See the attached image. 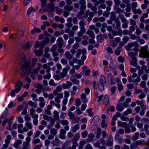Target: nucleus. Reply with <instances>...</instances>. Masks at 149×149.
<instances>
[{
    "label": "nucleus",
    "mask_w": 149,
    "mask_h": 149,
    "mask_svg": "<svg viewBox=\"0 0 149 149\" xmlns=\"http://www.w3.org/2000/svg\"><path fill=\"white\" fill-rule=\"evenodd\" d=\"M40 141L39 139H34L33 140V144L34 145L39 143Z\"/></svg>",
    "instance_id": "obj_47"
},
{
    "label": "nucleus",
    "mask_w": 149,
    "mask_h": 149,
    "mask_svg": "<svg viewBox=\"0 0 149 149\" xmlns=\"http://www.w3.org/2000/svg\"><path fill=\"white\" fill-rule=\"evenodd\" d=\"M34 52L35 53L36 55L37 56H40L42 55L43 53V51L41 49H40L39 50L35 49Z\"/></svg>",
    "instance_id": "obj_21"
},
{
    "label": "nucleus",
    "mask_w": 149,
    "mask_h": 149,
    "mask_svg": "<svg viewBox=\"0 0 149 149\" xmlns=\"http://www.w3.org/2000/svg\"><path fill=\"white\" fill-rule=\"evenodd\" d=\"M110 44H111V46L113 47H115L117 45V43H115L114 40H112L111 41Z\"/></svg>",
    "instance_id": "obj_62"
},
{
    "label": "nucleus",
    "mask_w": 149,
    "mask_h": 149,
    "mask_svg": "<svg viewBox=\"0 0 149 149\" xmlns=\"http://www.w3.org/2000/svg\"><path fill=\"white\" fill-rule=\"evenodd\" d=\"M136 142L138 146V145H145L146 144L145 141L143 140H139L136 141Z\"/></svg>",
    "instance_id": "obj_45"
},
{
    "label": "nucleus",
    "mask_w": 149,
    "mask_h": 149,
    "mask_svg": "<svg viewBox=\"0 0 149 149\" xmlns=\"http://www.w3.org/2000/svg\"><path fill=\"white\" fill-rule=\"evenodd\" d=\"M50 132L54 136H55L57 134V130L55 128H52Z\"/></svg>",
    "instance_id": "obj_39"
},
{
    "label": "nucleus",
    "mask_w": 149,
    "mask_h": 149,
    "mask_svg": "<svg viewBox=\"0 0 149 149\" xmlns=\"http://www.w3.org/2000/svg\"><path fill=\"white\" fill-rule=\"evenodd\" d=\"M25 125L30 129L32 128L31 124L29 122H26L25 123Z\"/></svg>",
    "instance_id": "obj_58"
},
{
    "label": "nucleus",
    "mask_w": 149,
    "mask_h": 149,
    "mask_svg": "<svg viewBox=\"0 0 149 149\" xmlns=\"http://www.w3.org/2000/svg\"><path fill=\"white\" fill-rule=\"evenodd\" d=\"M118 126L119 127H126L127 126V123L125 122L121 123L120 121H118Z\"/></svg>",
    "instance_id": "obj_31"
},
{
    "label": "nucleus",
    "mask_w": 149,
    "mask_h": 149,
    "mask_svg": "<svg viewBox=\"0 0 149 149\" xmlns=\"http://www.w3.org/2000/svg\"><path fill=\"white\" fill-rule=\"evenodd\" d=\"M139 134L138 132L136 133L132 137V140L134 141H135L138 139Z\"/></svg>",
    "instance_id": "obj_49"
},
{
    "label": "nucleus",
    "mask_w": 149,
    "mask_h": 149,
    "mask_svg": "<svg viewBox=\"0 0 149 149\" xmlns=\"http://www.w3.org/2000/svg\"><path fill=\"white\" fill-rule=\"evenodd\" d=\"M113 79L114 78L112 74L109 73L108 75L107 80L110 84L113 85L115 84Z\"/></svg>",
    "instance_id": "obj_8"
},
{
    "label": "nucleus",
    "mask_w": 149,
    "mask_h": 149,
    "mask_svg": "<svg viewBox=\"0 0 149 149\" xmlns=\"http://www.w3.org/2000/svg\"><path fill=\"white\" fill-rule=\"evenodd\" d=\"M57 48V46L56 44L53 45L52 46V47L50 49L51 52H53L55 51Z\"/></svg>",
    "instance_id": "obj_63"
},
{
    "label": "nucleus",
    "mask_w": 149,
    "mask_h": 149,
    "mask_svg": "<svg viewBox=\"0 0 149 149\" xmlns=\"http://www.w3.org/2000/svg\"><path fill=\"white\" fill-rule=\"evenodd\" d=\"M86 33L89 35L90 37L92 38H95L94 33L92 31L88 30L86 32Z\"/></svg>",
    "instance_id": "obj_24"
},
{
    "label": "nucleus",
    "mask_w": 149,
    "mask_h": 149,
    "mask_svg": "<svg viewBox=\"0 0 149 149\" xmlns=\"http://www.w3.org/2000/svg\"><path fill=\"white\" fill-rule=\"evenodd\" d=\"M32 45V42H28L26 44H24L23 46V47L24 50L30 48Z\"/></svg>",
    "instance_id": "obj_14"
},
{
    "label": "nucleus",
    "mask_w": 149,
    "mask_h": 149,
    "mask_svg": "<svg viewBox=\"0 0 149 149\" xmlns=\"http://www.w3.org/2000/svg\"><path fill=\"white\" fill-rule=\"evenodd\" d=\"M41 30L39 28L34 27V29H32L31 31V33L32 35H33L35 33H40Z\"/></svg>",
    "instance_id": "obj_16"
},
{
    "label": "nucleus",
    "mask_w": 149,
    "mask_h": 149,
    "mask_svg": "<svg viewBox=\"0 0 149 149\" xmlns=\"http://www.w3.org/2000/svg\"><path fill=\"white\" fill-rule=\"evenodd\" d=\"M132 10H134V9H136V7L137 6V2H133L132 4Z\"/></svg>",
    "instance_id": "obj_48"
},
{
    "label": "nucleus",
    "mask_w": 149,
    "mask_h": 149,
    "mask_svg": "<svg viewBox=\"0 0 149 149\" xmlns=\"http://www.w3.org/2000/svg\"><path fill=\"white\" fill-rule=\"evenodd\" d=\"M128 106V104L125 102H123V103L119 102L117 105L116 109L119 111H122L125 107H127Z\"/></svg>",
    "instance_id": "obj_3"
},
{
    "label": "nucleus",
    "mask_w": 149,
    "mask_h": 149,
    "mask_svg": "<svg viewBox=\"0 0 149 149\" xmlns=\"http://www.w3.org/2000/svg\"><path fill=\"white\" fill-rule=\"evenodd\" d=\"M138 44L137 42H133L129 43L128 44V46L129 48H131L135 46H137Z\"/></svg>",
    "instance_id": "obj_35"
},
{
    "label": "nucleus",
    "mask_w": 149,
    "mask_h": 149,
    "mask_svg": "<svg viewBox=\"0 0 149 149\" xmlns=\"http://www.w3.org/2000/svg\"><path fill=\"white\" fill-rule=\"evenodd\" d=\"M37 71L36 70H34L31 73V78L34 79L36 77L38 74Z\"/></svg>",
    "instance_id": "obj_26"
},
{
    "label": "nucleus",
    "mask_w": 149,
    "mask_h": 149,
    "mask_svg": "<svg viewBox=\"0 0 149 149\" xmlns=\"http://www.w3.org/2000/svg\"><path fill=\"white\" fill-rule=\"evenodd\" d=\"M70 69V67L68 65L64 68L63 69V72L61 74V78H63L65 77L67 74L68 71Z\"/></svg>",
    "instance_id": "obj_7"
},
{
    "label": "nucleus",
    "mask_w": 149,
    "mask_h": 149,
    "mask_svg": "<svg viewBox=\"0 0 149 149\" xmlns=\"http://www.w3.org/2000/svg\"><path fill=\"white\" fill-rule=\"evenodd\" d=\"M88 137L90 140H88L89 141L91 142V139H93L95 135L93 133H90L88 135Z\"/></svg>",
    "instance_id": "obj_57"
},
{
    "label": "nucleus",
    "mask_w": 149,
    "mask_h": 149,
    "mask_svg": "<svg viewBox=\"0 0 149 149\" xmlns=\"http://www.w3.org/2000/svg\"><path fill=\"white\" fill-rule=\"evenodd\" d=\"M80 136V134L79 133H76L74 134L73 138L71 140L72 144L74 143L78 145V143L77 141L79 140Z\"/></svg>",
    "instance_id": "obj_4"
},
{
    "label": "nucleus",
    "mask_w": 149,
    "mask_h": 149,
    "mask_svg": "<svg viewBox=\"0 0 149 149\" xmlns=\"http://www.w3.org/2000/svg\"><path fill=\"white\" fill-rule=\"evenodd\" d=\"M35 11V9L32 7L31 6L29 7L27 10L26 14L27 15H30L32 12H34Z\"/></svg>",
    "instance_id": "obj_27"
},
{
    "label": "nucleus",
    "mask_w": 149,
    "mask_h": 149,
    "mask_svg": "<svg viewBox=\"0 0 149 149\" xmlns=\"http://www.w3.org/2000/svg\"><path fill=\"white\" fill-rule=\"evenodd\" d=\"M121 50L122 47H118L117 49L115 50L114 53L116 55L118 56L120 54Z\"/></svg>",
    "instance_id": "obj_22"
},
{
    "label": "nucleus",
    "mask_w": 149,
    "mask_h": 149,
    "mask_svg": "<svg viewBox=\"0 0 149 149\" xmlns=\"http://www.w3.org/2000/svg\"><path fill=\"white\" fill-rule=\"evenodd\" d=\"M25 56L24 54L22 55L19 58V60H22V62L24 61V64L21 66L20 70V75L22 77L29 75L31 72L30 61H25Z\"/></svg>",
    "instance_id": "obj_1"
},
{
    "label": "nucleus",
    "mask_w": 149,
    "mask_h": 149,
    "mask_svg": "<svg viewBox=\"0 0 149 149\" xmlns=\"http://www.w3.org/2000/svg\"><path fill=\"white\" fill-rule=\"evenodd\" d=\"M133 12L135 14H138L139 15H140L141 13V11L140 9H138L136 10V9H134V10H132Z\"/></svg>",
    "instance_id": "obj_43"
},
{
    "label": "nucleus",
    "mask_w": 149,
    "mask_h": 149,
    "mask_svg": "<svg viewBox=\"0 0 149 149\" xmlns=\"http://www.w3.org/2000/svg\"><path fill=\"white\" fill-rule=\"evenodd\" d=\"M115 22L116 23V29H119L120 28V23L118 19H116L115 21Z\"/></svg>",
    "instance_id": "obj_30"
},
{
    "label": "nucleus",
    "mask_w": 149,
    "mask_h": 149,
    "mask_svg": "<svg viewBox=\"0 0 149 149\" xmlns=\"http://www.w3.org/2000/svg\"><path fill=\"white\" fill-rule=\"evenodd\" d=\"M88 132L87 130H85L81 133V135L84 138H85L87 136Z\"/></svg>",
    "instance_id": "obj_55"
},
{
    "label": "nucleus",
    "mask_w": 149,
    "mask_h": 149,
    "mask_svg": "<svg viewBox=\"0 0 149 149\" xmlns=\"http://www.w3.org/2000/svg\"><path fill=\"white\" fill-rule=\"evenodd\" d=\"M84 10L81 9L80 11L77 14V17H80L81 15H83L84 13Z\"/></svg>",
    "instance_id": "obj_40"
},
{
    "label": "nucleus",
    "mask_w": 149,
    "mask_h": 149,
    "mask_svg": "<svg viewBox=\"0 0 149 149\" xmlns=\"http://www.w3.org/2000/svg\"><path fill=\"white\" fill-rule=\"evenodd\" d=\"M79 128V125L76 124L71 128V131L73 132H75Z\"/></svg>",
    "instance_id": "obj_25"
},
{
    "label": "nucleus",
    "mask_w": 149,
    "mask_h": 149,
    "mask_svg": "<svg viewBox=\"0 0 149 149\" xmlns=\"http://www.w3.org/2000/svg\"><path fill=\"white\" fill-rule=\"evenodd\" d=\"M43 77L44 79H49L51 77V74L48 73L47 74L44 75Z\"/></svg>",
    "instance_id": "obj_50"
},
{
    "label": "nucleus",
    "mask_w": 149,
    "mask_h": 149,
    "mask_svg": "<svg viewBox=\"0 0 149 149\" xmlns=\"http://www.w3.org/2000/svg\"><path fill=\"white\" fill-rule=\"evenodd\" d=\"M69 143V142L67 141L62 144L61 148L56 147L55 149H66V146H68Z\"/></svg>",
    "instance_id": "obj_18"
},
{
    "label": "nucleus",
    "mask_w": 149,
    "mask_h": 149,
    "mask_svg": "<svg viewBox=\"0 0 149 149\" xmlns=\"http://www.w3.org/2000/svg\"><path fill=\"white\" fill-rule=\"evenodd\" d=\"M106 81V80L105 77L104 75H101L100 79V83L104 84Z\"/></svg>",
    "instance_id": "obj_23"
},
{
    "label": "nucleus",
    "mask_w": 149,
    "mask_h": 149,
    "mask_svg": "<svg viewBox=\"0 0 149 149\" xmlns=\"http://www.w3.org/2000/svg\"><path fill=\"white\" fill-rule=\"evenodd\" d=\"M49 84L50 86H55L56 85V84L52 79H51L50 80L49 82Z\"/></svg>",
    "instance_id": "obj_54"
},
{
    "label": "nucleus",
    "mask_w": 149,
    "mask_h": 149,
    "mask_svg": "<svg viewBox=\"0 0 149 149\" xmlns=\"http://www.w3.org/2000/svg\"><path fill=\"white\" fill-rule=\"evenodd\" d=\"M111 33L113 36H116L118 35L121 36L122 35V31L121 30H120L118 31L113 30L111 31Z\"/></svg>",
    "instance_id": "obj_17"
},
{
    "label": "nucleus",
    "mask_w": 149,
    "mask_h": 149,
    "mask_svg": "<svg viewBox=\"0 0 149 149\" xmlns=\"http://www.w3.org/2000/svg\"><path fill=\"white\" fill-rule=\"evenodd\" d=\"M113 138L111 135H109L106 141V145L108 146H111L113 145Z\"/></svg>",
    "instance_id": "obj_5"
},
{
    "label": "nucleus",
    "mask_w": 149,
    "mask_h": 149,
    "mask_svg": "<svg viewBox=\"0 0 149 149\" xmlns=\"http://www.w3.org/2000/svg\"><path fill=\"white\" fill-rule=\"evenodd\" d=\"M71 81L74 84H79V80H77L74 78H72L71 77H70Z\"/></svg>",
    "instance_id": "obj_32"
},
{
    "label": "nucleus",
    "mask_w": 149,
    "mask_h": 149,
    "mask_svg": "<svg viewBox=\"0 0 149 149\" xmlns=\"http://www.w3.org/2000/svg\"><path fill=\"white\" fill-rule=\"evenodd\" d=\"M79 3L81 5L80 9L85 10L86 8L85 1L84 0H80L79 2Z\"/></svg>",
    "instance_id": "obj_11"
},
{
    "label": "nucleus",
    "mask_w": 149,
    "mask_h": 149,
    "mask_svg": "<svg viewBox=\"0 0 149 149\" xmlns=\"http://www.w3.org/2000/svg\"><path fill=\"white\" fill-rule=\"evenodd\" d=\"M130 24L132 26H135L136 27L137 26L136 25V22L133 19H131L130 20Z\"/></svg>",
    "instance_id": "obj_56"
},
{
    "label": "nucleus",
    "mask_w": 149,
    "mask_h": 149,
    "mask_svg": "<svg viewBox=\"0 0 149 149\" xmlns=\"http://www.w3.org/2000/svg\"><path fill=\"white\" fill-rule=\"evenodd\" d=\"M68 114L70 119L72 120L75 118V116L74 114L72 112L69 111L68 113Z\"/></svg>",
    "instance_id": "obj_34"
},
{
    "label": "nucleus",
    "mask_w": 149,
    "mask_h": 149,
    "mask_svg": "<svg viewBox=\"0 0 149 149\" xmlns=\"http://www.w3.org/2000/svg\"><path fill=\"white\" fill-rule=\"evenodd\" d=\"M138 147V145L136 142L132 143L130 145V148L132 149H135Z\"/></svg>",
    "instance_id": "obj_36"
},
{
    "label": "nucleus",
    "mask_w": 149,
    "mask_h": 149,
    "mask_svg": "<svg viewBox=\"0 0 149 149\" xmlns=\"http://www.w3.org/2000/svg\"><path fill=\"white\" fill-rule=\"evenodd\" d=\"M109 100L108 96L107 95H105L103 100L104 103L106 105H107L109 104Z\"/></svg>",
    "instance_id": "obj_29"
},
{
    "label": "nucleus",
    "mask_w": 149,
    "mask_h": 149,
    "mask_svg": "<svg viewBox=\"0 0 149 149\" xmlns=\"http://www.w3.org/2000/svg\"><path fill=\"white\" fill-rule=\"evenodd\" d=\"M52 118V117L50 116H48L47 115H46L45 114H44L43 115V119L47 120L48 121L50 120V119Z\"/></svg>",
    "instance_id": "obj_44"
},
{
    "label": "nucleus",
    "mask_w": 149,
    "mask_h": 149,
    "mask_svg": "<svg viewBox=\"0 0 149 149\" xmlns=\"http://www.w3.org/2000/svg\"><path fill=\"white\" fill-rule=\"evenodd\" d=\"M38 100L40 102L39 104V106L41 108H43L45 104L44 98L42 97H40L38 99Z\"/></svg>",
    "instance_id": "obj_10"
},
{
    "label": "nucleus",
    "mask_w": 149,
    "mask_h": 149,
    "mask_svg": "<svg viewBox=\"0 0 149 149\" xmlns=\"http://www.w3.org/2000/svg\"><path fill=\"white\" fill-rule=\"evenodd\" d=\"M81 53V50L80 49H78L77 50L76 54V57L77 58H79L80 55Z\"/></svg>",
    "instance_id": "obj_59"
},
{
    "label": "nucleus",
    "mask_w": 149,
    "mask_h": 149,
    "mask_svg": "<svg viewBox=\"0 0 149 149\" xmlns=\"http://www.w3.org/2000/svg\"><path fill=\"white\" fill-rule=\"evenodd\" d=\"M31 97L33 98V100L35 101H37V99L36 98L37 95L36 94L33 93L31 95Z\"/></svg>",
    "instance_id": "obj_51"
},
{
    "label": "nucleus",
    "mask_w": 149,
    "mask_h": 149,
    "mask_svg": "<svg viewBox=\"0 0 149 149\" xmlns=\"http://www.w3.org/2000/svg\"><path fill=\"white\" fill-rule=\"evenodd\" d=\"M132 111L130 109H128L127 110L124 111L123 113V115L127 116L129 113H132Z\"/></svg>",
    "instance_id": "obj_37"
},
{
    "label": "nucleus",
    "mask_w": 149,
    "mask_h": 149,
    "mask_svg": "<svg viewBox=\"0 0 149 149\" xmlns=\"http://www.w3.org/2000/svg\"><path fill=\"white\" fill-rule=\"evenodd\" d=\"M73 6H64V9L69 11H71L73 9Z\"/></svg>",
    "instance_id": "obj_46"
},
{
    "label": "nucleus",
    "mask_w": 149,
    "mask_h": 149,
    "mask_svg": "<svg viewBox=\"0 0 149 149\" xmlns=\"http://www.w3.org/2000/svg\"><path fill=\"white\" fill-rule=\"evenodd\" d=\"M92 109L90 108L87 110L86 111L88 113L89 116H92L93 115V113L92 112Z\"/></svg>",
    "instance_id": "obj_53"
},
{
    "label": "nucleus",
    "mask_w": 149,
    "mask_h": 149,
    "mask_svg": "<svg viewBox=\"0 0 149 149\" xmlns=\"http://www.w3.org/2000/svg\"><path fill=\"white\" fill-rule=\"evenodd\" d=\"M146 94L144 92H142L141 94L138 95V97L141 99H142L144 97L146 96Z\"/></svg>",
    "instance_id": "obj_61"
},
{
    "label": "nucleus",
    "mask_w": 149,
    "mask_h": 149,
    "mask_svg": "<svg viewBox=\"0 0 149 149\" xmlns=\"http://www.w3.org/2000/svg\"><path fill=\"white\" fill-rule=\"evenodd\" d=\"M28 104L32 107L34 108H36L37 107V103L35 102H33L31 100H29L28 102Z\"/></svg>",
    "instance_id": "obj_28"
},
{
    "label": "nucleus",
    "mask_w": 149,
    "mask_h": 149,
    "mask_svg": "<svg viewBox=\"0 0 149 149\" xmlns=\"http://www.w3.org/2000/svg\"><path fill=\"white\" fill-rule=\"evenodd\" d=\"M60 134L58 135L59 137L61 139H65V134L66 133V132L64 129H61L59 131Z\"/></svg>",
    "instance_id": "obj_6"
},
{
    "label": "nucleus",
    "mask_w": 149,
    "mask_h": 149,
    "mask_svg": "<svg viewBox=\"0 0 149 149\" xmlns=\"http://www.w3.org/2000/svg\"><path fill=\"white\" fill-rule=\"evenodd\" d=\"M148 46H145L141 47L139 51V56L142 58H149V52L148 50Z\"/></svg>",
    "instance_id": "obj_2"
},
{
    "label": "nucleus",
    "mask_w": 149,
    "mask_h": 149,
    "mask_svg": "<svg viewBox=\"0 0 149 149\" xmlns=\"http://www.w3.org/2000/svg\"><path fill=\"white\" fill-rule=\"evenodd\" d=\"M75 105L77 107H78L81 104L80 100L79 98H77L75 100Z\"/></svg>",
    "instance_id": "obj_42"
},
{
    "label": "nucleus",
    "mask_w": 149,
    "mask_h": 149,
    "mask_svg": "<svg viewBox=\"0 0 149 149\" xmlns=\"http://www.w3.org/2000/svg\"><path fill=\"white\" fill-rule=\"evenodd\" d=\"M69 123L68 121L65 120H62L61 121V124L63 125H68Z\"/></svg>",
    "instance_id": "obj_60"
},
{
    "label": "nucleus",
    "mask_w": 149,
    "mask_h": 149,
    "mask_svg": "<svg viewBox=\"0 0 149 149\" xmlns=\"http://www.w3.org/2000/svg\"><path fill=\"white\" fill-rule=\"evenodd\" d=\"M23 84L22 82H19L15 86V91H16V93H18L20 90Z\"/></svg>",
    "instance_id": "obj_9"
},
{
    "label": "nucleus",
    "mask_w": 149,
    "mask_h": 149,
    "mask_svg": "<svg viewBox=\"0 0 149 149\" xmlns=\"http://www.w3.org/2000/svg\"><path fill=\"white\" fill-rule=\"evenodd\" d=\"M115 10V12L117 13H120L122 12L124 13L122 10L119 8H116Z\"/></svg>",
    "instance_id": "obj_52"
},
{
    "label": "nucleus",
    "mask_w": 149,
    "mask_h": 149,
    "mask_svg": "<svg viewBox=\"0 0 149 149\" xmlns=\"http://www.w3.org/2000/svg\"><path fill=\"white\" fill-rule=\"evenodd\" d=\"M62 88L61 87V86H57L56 88V89L54 90L53 91V94L54 95H56V94H57V93H58V92H60L61 91H62Z\"/></svg>",
    "instance_id": "obj_15"
},
{
    "label": "nucleus",
    "mask_w": 149,
    "mask_h": 149,
    "mask_svg": "<svg viewBox=\"0 0 149 149\" xmlns=\"http://www.w3.org/2000/svg\"><path fill=\"white\" fill-rule=\"evenodd\" d=\"M64 55L65 58L69 60L72 59L73 56V55L71 54L69 51H66L64 54Z\"/></svg>",
    "instance_id": "obj_13"
},
{
    "label": "nucleus",
    "mask_w": 149,
    "mask_h": 149,
    "mask_svg": "<svg viewBox=\"0 0 149 149\" xmlns=\"http://www.w3.org/2000/svg\"><path fill=\"white\" fill-rule=\"evenodd\" d=\"M101 132V129L100 127H98L97 128L96 134V138L97 139H99L100 137Z\"/></svg>",
    "instance_id": "obj_19"
},
{
    "label": "nucleus",
    "mask_w": 149,
    "mask_h": 149,
    "mask_svg": "<svg viewBox=\"0 0 149 149\" xmlns=\"http://www.w3.org/2000/svg\"><path fill=\"white\" fill-rule=\"evenodd\" d=\"M61 63L63 65H67L68 64V61L65 58H62L61 59Z\"/></svg>",
    "instance_id": "obj_38"
},
{
    "label": "nucleus",
    "mask_w": 149,
    "mask_h": 149,
    "mask_svg": "<svg viewBox=\"0 0 149 149\" xmlns=\"http://www.w3.org/2000/svg\"><path fill=\"white\" fill-rule=\"evenodd\" d=\"M104 84H100V83L98 84V89L100 91H102L104 89Z\"/></svg>",
    "instance_id": "obj_41"
},
{
    "label": "nucleus",
    "mask_w": 149,
    "mask_h": 149,
    "mask_svg": "<svg viewBox=\"0 0 149 149\" xmlns=\"http://www.w3.org/2000/svg\"><path fill=\"white\" fill-rule=\"evenodd\" d=\"M49 8L51 11H52L54 9L55 5L52 2H50L48 4Z\"/></svg>",
    "instance_id": "obj_33"
},
{
    "label": "nucleus",
    "mask_w": 149,
    "mask_h": 149,
    "mask_svg": "<svg viewBox=\"0 0 149 149\" xmlns=\"http://www.w3.org/2000/svg\"><path fill=\"white\" fill-rule=\"evenodd\" d=\"M72 144V146L69 147L67 149H76V147L78 146V145L74 143Z\"/></svg>",
    "instance_id": "obj_64"
},
{
    "label": "nucleus",
    "mask_w": 149,
    "mask_h": 149,
    "mask_svg": "<svg viewBox=\"0 0 149 149\" xmlns=\"http://www.w3.org/2000/svg\"><path fill=\"white\" fill-rule=\"evenodd\" d=\"M52 143L54 146H58L60 144V141L56 137L52 141Z\"/></svg>",
    "instance_id": "obj_12"
},
{
    "label": "nucleus",
    "mask_w": 149,
    "mask_h": 149,
    "mask_svg": "<svg viewBox=\"0 0 149 149\" xmlns=\"http://www.w3.org/2000/svg\"><path fill=\"white\" fill-rule=\"evenodd\" d=\"M53 113L54 114L53 118L56 120H58L59 118L58 112L55 110L53 111Z\"/></svg>",
    "instance_id": "obj_20"
}]
</instances>
